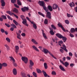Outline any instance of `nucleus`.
Returning <instances> with one entry per match:
<instances>
[{
  "label": "nucleus",
  "instance_id": "obj_54",
  "mask_svg": "<svg viewBox=\"0 0 77 77\" xmlns=\"http://www.w3.org/2000/svg\"><path fill=\"white\" fill-rule=\"evenodd\" d=\"M14 6L17 8H19V6L16 4H14Z\"/></svg>",
  "mask_w": 77,
  "mask_h": 77
},
{
  "label": "nucleus",
  "instance_id": "obj_44",
  "mask_svg": "<svg viewBox=\"0 0 77 77\" xmlns=\"http://www.w3.org/2000/svg\"><path fill=\"white\" fill-rule=\"evenodd\" d=\"M11 2L12 3L14 4L16 2V0H11Z\"/></svg>",
  "mask_w": 77,
  "mask_h": 77
},
{
  "label": "nucleus",
  "instance_id": "obj_56",
  "mask_svg": "<svg viewBox=\"0 0 77 77\" xmlns=\"http://www.w3.org/2000/svg\"><path fill=\"white\" fill-rule=\"evenodd\" d=\"M1 31L2 33H4L5 32V30L3 29H1Z\"/></svg>",
  "mask_w": 77,
  "mask_h": 77
},
{
  "label": "nucleus",
  "instance_id": "obj_4",
  "mask_svg": "<svg viewBox=\"0 0 77 77\" xmlns=\"http://www.w3.org/2000/svg\"><path fill=\"white\" fill-rule=\"evenodd\" d=\"M57 25L59 27H60L62 28V29L63 30V31L64 32L65 31V29L64 28V27H63V26H62V24L61 23H58Z\"/></svg>",
  "mask_w": 77,
  "mask_h": 77
},
{
  "label": "nucleus",
  "instance_id": "obj_59",
  "mask_svg": "<svg viewBox=\"0 0 77 77\" xmlns=\"http://www.w3.org/2000/svg\"><path fill=\"white\" fill-rule=\"evenodd\" d=\"M69 36L70 37H72V38H73L74 36L72 34L70 33Z\"/></svg>",
  "mask_w": 77,
  "mask_h": 77
},
{
  "label": "nucleus",
  "instance_id": "obj_48",
  "mask_svg": "<svg viewBox=\"0 0 77 77\" xmlns=\"http://www.w3.org/2000/svg\"><path fill=\"white\" fill-rule=\"evenodd\" d=\"M52 75H56V73L55 71H53L52 72Z\"/></svg>",
  "mask_w": 77,
  "mask_h": 77
},
{
  "label": "nucleus",
  "instance_id": "obj_12",
  "mask_svg": "<svg viewBox=\"0 0 77 77\" xmlns=\"http://www.w3.org/2000/svg\"><path fill=\"white\" fill-rule=\"evenodd\" d=\"M1 3H2L1 6L2 7L5 6V3L4 0H1Z\"/></svg>",
  "mask_w": 77,
  "mask_h": 77
},
{
  "label": "nucleus",
  "instance_id": "obj_50",
  "mask_svg": "<svg viewBox=\"0 0 77 77\" xmlns=\"http://www.w3.org/2000/svg\"><path fill=\"white\" fill-rule=\"evenodd\" d=\"M13 15H14V17H15V18H17V19H18V16H17V15H16V14H14V13Z\"/></svg>",
  "mask_w": 77,
  "mask_h": 77
},
{
  "label": "nucleus",
  "instance_id": "obj_43",
  "mask_svg": "<svg viewBox=\"0 0 77 77\" xmlns=\"http://www.w3.org/2000/svg\"><path fill=\"white\" fill-rule=\"evenodd\" d=\"M7 18H8V19H9V20H11V21H12V20H13V19H12L11 17H10L9 16V15H8L7 16Z\"/></svg>",
  "mask_w": 77,
  "mask_h": 77
},
{
  "label": "nucleus",
  "instance_id": "obj_6",
  "mask_svg": "<svg viewBox=\"0 0 77 77\" xmlns=\"http://www.w3.org/2000/svg\"><path fill=\"white\" fill-rule=\"evenodd\" d=\"M47 18L49 19H51V13L50 12H48L47 13V15L46 16Z\"/></svg>",
  "mask_w": 77,
  "mask_h": 77
},
{
  "label": "nucleus",
  "instance_id": "obj_42",
  "mask_svg": "<svg viewBox=\"0 0 77 77\" xmlns=\"http://www.w3.org/2000/svg\"><path fill=\"white\" fill-rule=\"evenodd\" d=\"M6 40L7 41H8V42H11V40L8 38H6Z\"/></svg>",
  "mask_w": 77,
  "mask_h": 77
},
{
  "label": "nucleus",
  "instance_id": "obj_3",
  "mask_svg": "<svg viewBox=\"0 0 77 77\" xmlns=\"http://www.w3.org/2000/svg\"><path fill=\"white\" fill-rule=\"evenodd\" d=\"M38 3L41 6H43L44 5H45V2L44 1H39Z\"/></svg>",
  "mask_w": 77,
  "mask_h": 77
},
{
  "label": "nucleus",
  "instance_id": "obj_9",
  "mask_svg": "<svg viewBox=\"0 0 77 77\" xmlns=\"http://www.w3.org/2000/svg\"><path fill=\"white\" fill-rule=\"evenodd\" d=\"M57 8H58V5L56 4H54L52 6L53 9H56Z\"/></svg>",
  "mask_w": 77,
  "mask_h": 77
},
{
  "label": "nucleus",
  "instance_id": "obj_18",
  "mask_svg": "<svg viewBox=\"0 0 77 77\" xmlns=\"http://www.w3.org/2000/svg\"><path fill=\"white\" fill-rule=\"evenodd\" d=\"M13 12H14L17 14L18 13V10L16 8H14L13 10Z\"/></svg>",
  "mask_w": 77,
  "mask_h": 77
},
{
  "label": "nucleus",
  "instance_id": "obj_26",
  "mask_svg": "<svg viewBox=\"0 0 77 77\" xmlns=\"http://www.w3.org/2000/svg\"><path fill=\"white\" fill-rule=\"evenodd\" d=\"M75 32V29L74 28H72L70 29V32L71 33H73V32Z\"/></svg>",
  "mask_w": 77,
  "mask_h": 77
},
{
  "label": "nucleus",
  "instance_id": "obj_49",
  "mask_svg": "<svg viewBox=\"0 0 77 77\" xmlns=\"http://www.w3.org/2000/svg\"><path fill=\"white\" fill-rule=\"evenodd\" d=\"M5 25L7 27H10V25H9V24H8V23H5Z\"/></svg>",
  "mask_w": 77,
  "mask_h": 77
},
{
  "label": "nucleus",
  "instance_id": "obj_21",
  "mask_svg": "<svg viewBox=\"0 0 77 77\" xmlns=\"http://www.w3.org/2000/svg\"><path fill=\"white\" fill-rule=\"evenodd\" d=\"M48 9L51 12L53 11V8H52V7H51V6H48Z\"/></svg>",
  "mask_w": 77,
  "mask_h": 77
},
{
  "label": "nucleus",
  "instance_id": "obj_34",
  "mask_svg": "<svg viewBox=\"0 0 77 77\" xmlns=\"http://www.w3.org/2000/svg\"><path fill=\"white\" fill-rule=\"evenodd\" d=\"M50 33L51 35H54V32L53 31L50 30Z\"/></svg>",
  "mask_w": 77,
  "mask_h": 77
},
{
  "label": "nucleus",
  "instance_id": "obj_28",
  "mask_svg": "<svg viewBox=\"0 0 77 77\" xmlns=\"http://www.w3.org/2000/svg\"><path fill=\"white\" fill-rule=\"evenodd\" d=\"M38 14H39V15H41L42 17H45V15H44V14L42 13L41 12H38Z\"/></svg>",
  "mask_w": 77,
  "mask_h": 77
},
{
  "label": "nucleus",
  "instance_id": "obj_23",
  "mask_svg": "<svg viewBox=\"0 0 77 77\" xmlns=\"http://www.w3.org/2000/svg\"><path fill=\"white\" fill-rule=\"evenodd\" d=\"M43 32H44V31L42 30V34H43V36L44 38L45 39H47V36H46V35H45V34Z\"/></svg>",
  "mask_w": 77,
  "mask_h": 77
},
{
  "label": "nucleus",
  "instance_id": "obj_19",
  "mask_svg": "<svg viewBox=\"0 0 77 77\" xmlns=\"http://www.w3.org/2000/svg\"><path fill=\"white\" fill-rule=\"evenodd\" d=\"M31 41L34 43V44H38V43L34 39H32L31 40Z\"/></svg>",
  "mask_w": 77,
  "mask_h": 77
},
{
  "label": "nucleus",
  "instance_id": "obj_1",
  "mask_svg": "<svg viewBox=\"0 0 77 77\" xmlns=\"http://www.w3.org/2000/svg\"><path fill=\"white\" fill-rule=\"evenodd\" d=\"M22 60L25 63H27L28 62V59L26 57H22L21 58Z\"/></svg>",
  "mask_w": 77,
  "mask_h": 77
},
{
  "label": "nucleus",
  "instance_id": "obj_2",
  "mask_svg": "<svg viewBox=\"0 0 77 77\" xmlns=\"http://www.w3.org/2000/svg\"><path fill=\"white\" fill-rule=\"evenodd\" d=\"M9 57L11 59V60H12L14 62L13 63L14 66H17V64L16 63H15V59H14V58L12 57Z\"/></svg>",
  "mask_w": 77,
  "mask_h": 77
},
{
  "label": "nucleus",
  "instance_id": "obj_36",
  "mask_svg": "<svg viewBox=\"0 0 77 77\" xmlns=\"http://www.w3.org/2000/svg\"><path fill=\"white\" fill-rule=\"evenodd\" d=\"M17 5H20V6H21V1L20 0H17Z\"/></svg>",
  "mask_w": 77,
  "mask_h": 77
},
{
  "label": "nucleus",
  "instance_id": "obj_55",
  "mask_svg": "<svg viewBox=\"0 0 77 77\" xmlns=\"http://www.w3.org/2000/svg\"><path fill=\"white\" fill-rule=\"evenodd\" d=\"M21 18L22 20H24V16L21 15Z\"/></svg>",
  "mask_w": 77,
  "mask_h": 77
},
{
  "label": "nucleus",
  "instance_id": "obj_32",
  "mask_svg": "<svg viewBox=\"0 0 77 77\" xmlns=\"http://www.w3.org/2000/svg\"><path fill=\"white\" fill-rule=\"evenodd\" d=\"M1 17L2 18H3V19H4V20H6L7 19V17H6V16L4 15H2L1 16Z\"/></svg>",
  "mask_w": 77,
  "mask_h": 77
},
{
  "label": "nucleus",
  "instance_id": "obj_47",
  "mask_svg": "<svg viewBox=\"0 0 77 77\" xmlns=\"http://www.w3.org/2000/svg\"><path fill=\"white\" fill-rule=\"evenodd\" d=\"M42 7H43L44 9L45 10V11H46V10H47V8H46V7H45V5H43V6H42Z\"/></svg>",
  "mask_w": 77,
  "mask_h": 77
},
{
  "label": "nucleus",
  "instance_id": "obj_14",
  "mask_svg": "<svg viewBox=\"0 0 77 77\" xmlns=\"http://www.w3.org/2000/svg\"><path fill=\"white\" fill-rule=\"evenodd\" d=\"M32 47L33 48V49L35 50L36 51L38 52H39V50H38V48H36V46H35L33 45L32 46Z\"/></svg>",
  "mask_w": 77,
  "mask_h": 77
},
{
  "label": "nucleus",
  "instance_id": "obj_45",
  "mask_svg": "<svg viewBox=\"0 0 77 77\" xmlns=\"http://www.w3.org/2000/svg\"><path fill=\"white\" fill-rule=\"evenodd\" d=\"M65 22L66 24H69V21H68V20H65Z\"/></svg>",
  "mask_w": 77,
  "mask_h": 77
},
{
  "label": "nucleus",
  "instance_id": "obj_10",
  "mask_svg": "<svg viewBox=\"0 0 77 77\" xmlns=\"http://www.w3.org/2000/svg\"><path fill=\"white\" fill-rule=\"evenodd\" d=\"M42 51L44 53H45V54H47V53L49 52V51H48L47 49L45 48H43V50H42Z\"/></svg>",
  "mask_w": 77,
  "mask_h": 77
},
{
  "label": "nucleus",
  "instance_id": "obj_5",
  "mask_svg": "<svg viewBox=\"0 0 77 77\" xmlns=\"http://www.w3.org/2000/svg\"><path fill=\"white\" fill-rule=\"evenodd\" d=\"M62 47H61L60 48H62V49H63L64 50V51H66V52H68V50L66 49V47L65 45H62Z\"/></svg>",
  "mask_w": 77,
  "mask_h": 77
},
{
  "label": "nucleus",
  "instance_id": "obj_63",
  "mask_svg": "<svg viewBox=\"0 0 77 77\" xmlns=\"http://www.w3.org/2000/svg\"><path fill=\"white\" fill-rule=\"evenodd\" d=\"M10 30H11V31H14V28L13 27H11L10 29Z\"/></svg>",
  "mask_w": 77,
  "mask_h": 77
},
{
  "label": "nucleus",
  "instance_id": "obj_33",
  "mask_svg": "<svg viewBox=\"0 0 77 77\" xmlns=\"http://www.w3.org/2000/svg\"><path fill=\"white\" fill-rule=\"evenodd\" d=\"M22 23L23 24H25L26 23H27V20H26V19H25L23 20Z\"/></svg>",
  "mask_w": 77,
  "mask_h": 77
},
{
  "label": "nucleus",
  "instance_id": "obj_53",
  "mask_svg": "<svg viewBox=\"0 0 77 77\" xmlns=\"http://www.w3.org/2000/svg\"><path fill=\"white\" fill-rule=\"evenodd\" d=\"M21 10L23 11V12H26V10H25V8H22Z\"/></svg>",
  "mask_w": 77,
  "mask_h": 77
},
{
  "label": "nucleus",
  "instance_id": "obj_62",
  "mask_svg": "<svg viewBox=\"0 0 77 77\" xmlns=\"http://www.w3.org/2000/svg\"><path fill=\"white\" fill-rule=\"evenodd\" d=\"M2 66H3V65L2 63H0V69H1L2 68Z\"/></svg>",
  "mask_w": 77,
  "mask_h": 77
},
{
  "label": "nucleus",
  "instance_id": "obj_30",
  "mask_svg": "<svg viewBox=\"0 0 77 77\" xmlns=\"http://www.w3.org/2000/svg\"><path fill=\"white\" fill-rule=\"evenodd\" d=\"M44 65L45 69H47V68H48V66H47V63H44Z\"/></svg>",
  "mask_w": 77,
  "mask_h": 77
},
{
  "label": "nucleus",
  "instance_id": "obj_58",
  "mask_svg": "<svg viewBox=\"0 0 77 77\" xmlns=\"http://www.w3.org/2000/svg\"><path fill=\"white\" fill-rule=\"evenodd\" d=\"M21 35L22 36H26V34H25V33H23L21 34Z\"/></svg>",
  "mask_w": 77,
  "mask_h": 77
},
{
  "label": "nucleus",
  "instance_id": "obj_52",
  "mask_svg": "<svg viewBox=\"0 0 77 77\" xmlns=\"http://www.w3.org/2000/svg\"><path fill=\"white\" fill-rule=\"evenodd\" d=\"M24 8L25 11H28L29 10V8L26 7H24Z\"/></svg>",
  "mask_w": 77,
  "mask_h": 77
},
{
  "label": "nucleus",
  "instance_id": "obj_38",
  "mask_svg": "<svg viewBox=\"0 0 77 77\" xmlns=\"http://www.w3.org/2000/svg\"><path fill=\"white\" fill-rule=\"evenodd\" d=\"M45 24H48V20L47 19H45L44 22Z\"/></svg>",
  "mask_w": 77,
  "mask_h": 77
},
{
  "label": "nucleus",
  "instance_id": "obj_46",
  "mask_svg": "<svg viewBox=\"0 0 77 77\" xmlns=\"http://www.w3.org/2000/svg\"><path fill=\"white\" fill-rule=\"evenodd\" d=\"M5 47H6V48H7L8 50H9V47L8 46V45H5Z\"/></svg>",
  "mask_w": 77,
  "mask_h": 77
},
{
  "label": "nucleus",
  "instance_id": "obj_29",
  "mask_svg": "<svg viewBox=\"0 0 77 77\" xmlns=\"http://www.w3.org/2000/svg\"><path fill=\"white\" fill-rule=\"evenodd\" d=\"M13 22H14V23L16 25V26H18V23H17L16 20H13Z\"/></svg>",
  "mask_w": 77,
  "mask_h": 77
},
{
  "label": "nucleus",
  "instance_id": "obj_24",
  "mask_svg": "<svg viewBox=\"0 0 77 77\" xmlns=\"http://www.w3.org/2000/svg\"><path fill=\"white\" fill-rule=\"evenodd\" d=\"M62 38V40H63V42H65L66 41V40L67 39L66 38V37L63 36Z\"/></svg>",
  "mask_w": 77,
  "mask_h": 77
},
{
  "label": "nucleus",
  "instance_id": "obj_40",
  "mask_svg": "<svg viewBox=\"0 0 77 77\" xmlns=\"http://www.w3.org/2000/svg\"><path fill=\"white\" fill-rule=\"evenodd\" d=\"M11 26L12 27H14V29H17V26L15 25L14 24H11Z\"/></svg>",
  "mask_w": 77,
  "mask_h": 77
},
{
  "label": "nucleus",
  "instance_id": "obj_31",
  "mask_svg": "<svg viewBox=\"0 0 77 77\" xmlns=\"http://www.w3.org/2000/svg\"><path fill=\"white\" fill-rule=\"evenodd\" d=\"M36 70L38 73H41L42 72V71L39 69H37Z\"/></svg>",
  "mask_w": 77,
  "mask_h": 77
},
{
  "label": "nucleus",
  "instance_id": "obj_60",
  "mask_svg": "<svg viewBox=\"0 0 77 77\" xmlns=\"http://www.w3.org/2000/svg\"><path fill=\"white\" fill-rule=\"evenodd\" d=\"M60 51L61 53H63L64 52V51H63V50L62 49H60Z\"/></svg>",
  "mask_w": 77,
  "mask_h": 77
},
{
  "label": "nucleus",
  "instance_id": "obj_16",
  "mask_svg": "<svg viewBox=\"0 0 77 77\" xmlns=\"http://www.w3.org/2000/svg\"><path fill=\"white\" fill-rule=\"evenodd\" d=\"M63 65L65 66V67H68V66L69 65V63L68 62H66L64 63Z\"/></svg>",
  "mask_w": 77,
  "mask_h": 77
},
{
  "label": "nucleus",
  "instance_id": "obj_57",
  "mask_svg": "<svg viewBox=\"0 0 77 77\" xmlns=\"http://www.w3.org/2000/svg\"><path fill=\"white\" fill-rule=\"evenodd\" d=\"M66 59L67 60H71V57H66Z\"/></svg>",
  "mask_w": 77,
  "mask_h": 77
},
{
  "label": "nucleus",
  "instance_id": "obj_39",
  "mask_svg": "<svg viewBox=\"0 0 77 77\" xmlns=\"http://www.w3.org/2000/svg\"><path fill=\"white\" fill-rule=\"evenodd\" d=\"M32 75H33L35 77H37V75L36 74V73L34 72H32Z\"/></svg>",
  "mask_w": 77,
  "mask_h": 77
},
{
  "label": "nucleus",
  "instance_id": "obj_25",
  "mask_svg": "<svg viewBox=\"0 0 77 77\" xmlns=\"http://www.w3.org/2000/svg\"><path fill=\"white\" fill-rule=\"evenodd\" d=\"M21 74L23 77H27V76H26V74L24 72H22Z\"/></svg>",
  "mask_w": 77,
  "mask_h": 77
},
{
  "label": "nucleus",
  "instance_id": "obj_37",
  "mask_svg": "<svg viewBox=\"0 0 77 77\" xmlns=\"http://www.w3.org/2000/svg\"><path fill=\"white\" fill-rule=\"evenodd\" d=\"M2 66H4V67H6V66H7V63H3L2 64Z\"/></svg>",
  "mask_w": 77,
  "mask_h": 77
},
{
  "label": "nucleus",
  "instance_id": "obj_17",
  "mask_svg": "<svg viewBox=\"0 0 77 77\" xmlns=\"http://www.w3.org/2000/svg\"><path fill=\"white\" fill-rule=\"evenodd\" d=\"M29 64L30 65H31L32 66H33L34 65V63L33 62V61L31 60H29Z\"/></svg>",
  "mask_w": 77,
  "mask_h": 77
},
{
  "label": "nucleus",
  "instance_id": "obj_15",
  "mask_svg": "<svg viewBox=\"0 0 77 77\" xmlns=\"http://www.w3.org/2000/svg\"><path fill=\"white\" fill-rule=\"evenodd\" d=\"M13 72L14 75H16L17 74V69H14L13 70Z\"/></svg>",
  "mask_w": 77,
  "mask_h": 77
},
{
  "label": "nucleus",
  "instance_id": "obj_64",
  "mask_svg": "<svg viewBox=\"0 0 77 77\" xmlns=\"http://www.w3.org/2000/svg\"><path fill=\"white\" fill-rule=\"evenodd\" d=\"M74 9L76 12H77V7H76L74 8Z\"/></svg>",
  "mask_w": 77,
  "mask_h": 77
},
{
  "label": "nucleus",
  "instance_id": "obj_35",
  "mask_svg": "<svg viewBox=\"0 0 77 77\" xmlns=\"http://www.w3.org/2000/svg\"><path fill=\"white\" fill-rule=\"evenodd\" d=\"M51 27L54 30H56V27L54 26V25L53 24L51 25Z\"/></svg>",
  "mask_w": 77,
  "mask_h": 77
},
{
  "label": "nucleus",
  "instance_id": "obj_8",
  "mask_svg": "<svg viewBox=\"0 0 77 77\" xmlns=\"http://www.w3.org/2000/svg\"><path fill=\"white\" fill-rule=\"evenodd\" d=\"M31 23L32 24H33V27L34 29H37V26H36V24L34 23V22L33 21H32V22H31Z\"/></svg>",
  "mask_w": 77,
  "mask_h": 77
},
{
  "label": "nucleus",
  "instance_id": "obj_27",
  "mask_svg": "<svg viewBox=\"0 0 77 77\" xmlns=\"http://www.w3.org/2000/svg\"><path fill=\"white\" fill-rule=\"evenodd\" d=\"M7 13L9 14L10 15H12L13 14H14V13H12L10 11H7Z\"/></svg>",
  "mask_w": 77,
  "mask_h": 77
},
{
  "label": "nucleus",
  "instance_id": "obj_7",
  "mask_svg": "<svg viewBox=\"0 0 77 77\" xmlns=\"http://www.w3.org/2000/svg\"><path fill=\"white\" fill-rule=\"evenodd\" d=\"M56 36L57 37H58L59 38H60V39H62L63 38V35H62L60 34H59V33H57L56 34Z\"/></svg>",
  "mask_w": 77,
  "mask_h": 77
},
{
  "label": "nucleus",
  "instance_id": "obj_51",
  "mask_svg": "<svg viewBox=\"0 0 77 77\" xmlns=\"http://www.w3.org/2000/svg\"><path fill=\"white\" fill-rule=\"evenodd\" d=\"M26 18L27 20L29 21L30 22V23H32V21H31V20H30V19H29V17H26Z\"/></svg>",
  "mask_w": 77,
  "mask_h": 77
},
{
  "label": "nucleus",
  "instance_id": "obj_61",
  "mask_svg": "<svg viewBox=\"0 0 77 77\" xmlns=\"http://www.w3.org/2000/svg\"><path fill=\"white\" fill-rule=\"evenodd\" d=\"M69 55L70 56H72V54L71 52L69 53Z\"/></svg>",
  "mask_w": 77,
  "mask_h": 77
},
{
  "label": "nucleus",
  "instance_id": "obj_41",
  "mask_svg": "<svg viewBox=\"0 0 77 77\" xmlns=\"http://www.w3.org/2000/svg\"><path fill=\"white\" fill-rule=\"evenodd\" d=\"M67 16L68 17H69H69H73V16L71 15H70V14H69L68 13H67Z\"/></svg>",
  "mask_w": 77,
  "mask_h": 77
},
{
  "label": "nucleus",
  "instance_id": "obj_22",
  "mask_svg": "<svg viewBox=\"0 0 77 77\" xmlns=\"http://www.w3.org/2000/svg\"><path fill=\"white\" fill-rule=\"evenodd\" d=\"M58 44H59V45L60 46H62V45L61 44H63V41H60L58 42Z\"/></svg>",
  "mask_w": 77,
  "mask_h": 77
},
{
  "label": "nucleus",
  "instance_id": "obj_13",
  "mask_svg": "<svg viewBox=\"0 0 77 77\" xmlns=\"http://www.w3.org/2000/svg\"><path fill=\"white\" fill-rule=\"evenodd\" d=\"M60 69H61L62 71H65V69H64V68L61 65H60L59 66Z\"/></svg>",
  "mask_w": 77,
  "mask_h": 77
},
{
  "label": "nucleus",
  "instance_id": "obj_11",
  "mask_svg": "<svg viewBox=\"0 0 77 77\" xmlns=\"http://www.w3.org/2000/svg\"><path fill=\"white\" fill-rule=\"evenodd\" d=\"M19 50V47L18 46H15V52L17 54H18V52Z\"/></svg>",
  "mask_w": 77,
  "mask_h": 77
},
{
  "label": "nucleus",
  "instance_id": "obj_20",
  "mask_svg": "<svg viewBox=\"0 0 77 77\" xmlns=\"http://www.w3.org/2000/svg\"><path fill=\"white\" fill-rule=\"evenodd\" d=\"M42 73L43 74L45 77H47V76H48V75H47V73H46V72H45V71L44 70H43L42 71Z\"/></svg>",
  "mask_w": 77,
  "mask_h": 77
}]
</instances>
